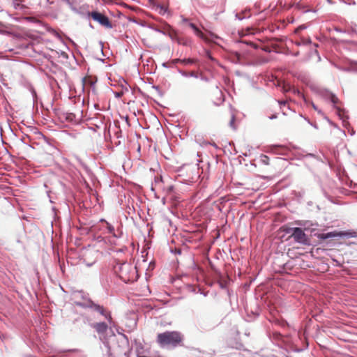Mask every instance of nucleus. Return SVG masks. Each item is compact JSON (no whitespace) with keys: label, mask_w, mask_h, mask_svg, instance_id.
Here are the masks:
<instances>
[{"label":"nucleus","mask_w":357,"mask_h":357,"mask_svg":"<svg viewBox=\"0 0 357 357\" xmlns=\"http://www.w3.org/2000/svg\"><path fill=\"white\" fill-rule=\"evenodd\" d=\"M74 298L75 299L74 301L75 305L83 309H91L104 317L109 324H113L111 312L107 310L102 305L93 302L88 294L82 291H78L74 294Z\"/></svg>","instance_id":"nucleus-1"},{"label":"nucleus","mask_w":357,"mask_h":357,"mask_svg":"<svg viewBox=\"0 0 357 357\" xmlns=\"http://www.w3.org/2000/svg\"><path fill=\"white\" fill-rule=\"evenodd\" d=\"M183 340L181 334L178 331H165L158 333L157 335V343L161 347L166 346L176 347Z\"/></svg>","instance_id":"nucleus-2"},{"label":"nucleus","mask_w":357,"mask_h":357,"mask_svg":"<svg viewBox=\"0 0 357 357\" xmlns=\"http://www.w3.org/2000/svg\"><path fill=\"white\" fill-rule=\"evenodd\" d=\"M119 278L126 283L133 281L137 272L135 267L126 262L119 266Z\"/></svg>","instance_id":"nucleus-3"},{"label":"nucleus","mask_w":357,"mask_h":357,"mask_svg":"<svg viewBox=\"0 0 357 357\" xmlns=\"http://www.w3.org/2000/svg\"><path fill=\"white\" fill-rule=\"evenodd\" d=\"M287 234H290V236L294 238L296 243L302 245L309 244V238L305 234L303 230L300 227H290L285 230Z\"/></svg>","instance_id":"nucleus-4"},{"label":"nucleus","mask_w":357,"mask_h":357,"mask_svg":"<svg viewBox=\"0 0 357 357\" xmlns=\"http://www.w3.org/2000/svg\"><path fill=\"white\" fill-rule=\"evenodd\" d=\"M88 16L91 17L94 21L99 23L101 26L111 29L113 28V25L110 22L109 17L97 11L93 10L91 12L88 13Z\"/></svg>","instance_id":"nucleus-5"},{"label":"nucleus","mask_w":357,"mask_h":357,"mask_svg":"<svg viewBox=\"0 0 357 357\" xmlns=\"http://www.w3.org/2000/svg\"><path fill=\"white\" fill-rule=\"evenodd\" d=\"M91 327L93 328L99 335H102L106 333L108 329V324L105 322H96L90 324Z\"/></svg>","instance_id":"nucleus-6"},{"label":"nucleus","mask_w":357,"mask_h":357,"mask_svg":"<svg viewBox=\"0 0 357 357\" xmlns=\"http://www.w3.org/2000/svg\"><path fill=\"white\" fill-rule=\"evenodd\" d=\"M330 101L333 103V107L337 110V115L344 123L346 121V119H348V116L343 115L342 114L343 112V111L339 107L337 106V104H338L340 102V100L335 94H334L332 96Z\"/></svg>","instance_id":"nucleus-7"},{"label":"nucleus","mask_w":357,"mask_h":357,"mask_svg":"<svg viewBox=\"0 0 357 357\" xmlns=\"http://www.w3.org/2000/svg\"><path fill=\"white\" fill-rule=\"evenodd\" d=\"M15 10H19L26 13L28 7L23 4L24 0H8Z\"/></svg>","instance_id":"nucleus-8"},{"label":"nucleus","mask_w":357,"mask_h":357,"mask_svg":"<svg viewBox=\"0 0 357 357\" xmlns=\"http://www.w3.org/2000/svg\"><path fill=\"white\" fill-rule=\"evenodd\" d=\"M188 26L193 30L195 34L199 38L204 40L206 43L211 42V40L202 32V31L196 26V24L192 22H189Z\"/></svg>","instance_id":"nucleus-9"},{"label":"nucleus","mask_w":357,"mask_h":357,"mask_svg":"<svg viewBox=\"0 0 357 357\" xmlns=\"http://www.w3.org/2000/svg\"><path fill=\"white\" fill-rule=\"evenodd\" d=\"M100 221L105 222L106 223L108 232L109 234H112L113 237L116 238H119L121 237L122 234H123L122 231L118 229L117 233H116L114 227L111 224H109L108 222H107L105 219H101Z\"/></svg>","instance_id":"nucleus-10"},{"label":"nucleus","mask_w":357,"mask_h":357,"mask_svg":"<svg viewBox=\"0 0 357 357\" xmlns=\"http://www.w3.org/2000/svg\"><path fill=\"white\" fill-rule=\"evenodd\" d=\"M5 26H6L2 22H0V34L7 35V36H13V37L17 38H21L20 34L14 33L13 32L10 31L2 29L3 27H5Z\"/></svg>","instance_id":"nucleus-11"},{"label":"nucleus","mask_w":357,"mask_h":357,"mask_svg":"<svg viewBox=\"0 0 357 357\" xmlns=\"http://www.w3.org/2000/svg\"><path fill=\"white\" fill-rule=\"evenodd\" d=\"M215 94L216 96V100H214L213 101V103L215 105H220V104H222L224 100H225V98H224V95L222 93V92L219 90L218 88L215 92Z\"/></svg>","instance_id":"nucleus-12"},{"label":"nucleus","mask_w":357,"mask_h":357,"mask_svg":"<svg viewBox=\"0 0 357 357\" xmlns=\"http://www.w3.org/2000/svg\"><path fill=\"white\" fill-rule=\"evenodd\" d=\"M250 16H251V15L250 13V10H243L241 13H237L235 15L236 18L239 20H243L244 19L250 18Z\"/></svg>","instance_id":"nucleus-13"},{"label":"nucleus","mask_w":357,"mask_h":357,"mask_svg":"<svg viewBox=\"0 0 357 357\" xmlns=\"http://www.w3.org/2000/svg\"><path fill=\"white\" fill-rule=\"evenodd\" d=\"M319 95L325 100H331L334 93L327 89H321L319 91Z\"/></svg>","instance_id":"nucleus-14"},{"label":"nucleus","mask_w":357,"mask_h":357,"mask_svg":"<svg viewBox=\"0 0 357 357\" xmlns=\"http://www.w3.org/2000/svg\"><path fill=\"white\" fill-rule=\"evenodd\" d=\"M176 43L183 46H189L191 44V40L186 38H176Z\"/></svg>","instance_id":"nucleus-15"},{"label":"nucleus","mask_w":357,"mask_h":357,"mask_svg":"<svg viewBox=\"0 0 357 357\" xmlns=\"http://www.w3.org/2000/svg\"><path fill=\"white\" fill-rule=\"evenodd\" d=\"M197 326H198L199 329H200L202 331H209L210 329L212 328L211 325L204 324V323L202 321H198Z\"/></svg>","instance_id":"nucleus-16"},{"label":"nucleus","mask_w":357,"mask_h":357,"mask_svg":"<svg viewBox=\"0 0 357 357\" xmlns=\"http://www.w3.org/2000/svg\"><path fill=\"white\" fill-rule=\"evenodd\" d=\"M293 93L298 95L299 97L302 98L305 103L308 102V100L305 97V96L300 92V91L293 86H291V91Z\"/></svg>","instance_id":"nucleus-17"},{"label":"nucleus","mask_w":357,"mask_h":357,"mask_svg":"<svg viewBox=\"0 0 357 357\" xmlns=\"http://www.w3.org/2000/svg\"><path fill=\"white\" fill-rule=\"evenodd\" d=\"M337 236V234L333 232L323 233L319 235L321 239L325 240L329 238Z\"/></svg>","instance_id":"nucleus-18"},{"label":"nucleus","mask_w":357,"mask_h":357,"mask_svg":"<svg viewBox=\"0 0 357 357\" xmlns=\"http://www.w3.org/2000/svg\"><path fill=\"white\" fill-rule=\"evenodd\" d=\"M269 160V158L266 155L261 154L259 157V162L263 165H268Z\"/></svg>","instance_id":"nucleus-19"},{"label":"nucleus","mask_w":357,"mask_h":357,"mask_svg":"<svg viewBox=\"0 0 357 357\" xmlns=\"http://www.w3.org/2000/svg\"><path fill=\"white\" fill-rule=\"evenodd\" d=\"M312 43V40L310 38L308 39H302L301 41H297L295 43L296 45L301 46V45H307Z\"/></svg>","instance_id":"nucleus-20"},{"label":"nucleus","mask_w":357,"mask_h":357,"mask_svg":"<svg viewBox=\"0 0 357 357\" xmlns=\"http://www.w3.org/2000/svg\"><path fill=\"white\" fill-rule=\"evenodd\" d=\"M281 91L283 93H287L291 91V86L289 84L283 83L282 86H281Z\"/></svg>","instance_id":"nucleus-21"},{"label":"nucleus","mask_w":357,"mask_h":357,"mask_svg":"<svg viewBox=\"0 0 357 357\" xmlns=\"http://www.w3.org/2000/svg\"><path fill=\"white\" fill-rule=\"evenodd\" d=\"M278 149H281V154H284L285 151H287V148L282 145H274L273 146V150L277 151Z\"/></svg>","instance_id":"nucleus-22"},{"label":"nucleus","mask_w":357,"mask_h":357,"mask_svg":"<svg viewBox=\"0 0 357 357\" xmlns=\"http://www.w3.org/2000/svg\"><path fill=\"white\" fill-rule=\"evenodd\" d=\"M25 21L31 23H39L40 21L34 17H24L23 18Z\"/></svg>","instance_id":"nucleus-23"},{"label":"nucleus","mask_w":357,"mask_h":357,"mask_svg":"<svg viewBox=\"0 0 357 357\" xmlns=\"http://www.w3.org/2000/svg\"><path fill=\"white\" fill-rule=\"evenodd\" d=\"M197 61L193 59H183L181 60V63L188 65V64H193L195 63Z\"/></svg>","instance_id":"nucleus-24"},{"label":"nucleus","mask_w":357,"mask_h":357,"mask_svg":"<svg viewBox=\"0 0 357 357\" xmlns=\"http://www.w3.org/2000/svg\"><path fill=\"white\" fill-rule=\"evenodd\" d=\"M62 1L66 2L72 10H74V11L77 10V8L73 6V4L70 0H62Z\"/></svg>","instance_id":"nucleus-25"},{"label":"nucleus","mask_w":357,"mask_h":357,"mask_svg":"<svg viewBox=\"0 0 357 357\" xmlns=\"http://www.w3.org/2000/svg\"><path fill=\"white\" fill-rule=\"evenodd\" d=\"M177 71L178 73L181 75L183 77H189V72H187V71H185V70H183L180 68H177Z\"/></svg>","instance_id":"nucleus-26"},{"label":"nucleus","mask_w":357,"mask_h":357,"mask_svg":"<svg viewBox=\"0 0 357 357\" xmlns=\"http://www.w3.org/2000/svg\"><path fill=\"white\" fill-rule=\"evenodd\" d=\"M234 121H235V116H234V114H232V116H231V119L230 122H229V125H230V126H231L232 128H234V129H235V127H234Z\"/></svg>","instance_id":"nucleus-27"},{"label":"nucleus","mask_w":357,"mask_h":357,"mask_svg":"<svg viewBox=\"0 0 357 357\" xmlns=\"http://www.w3.org/2000/svg\"><path fill=\"white\" fill-rule=\"evenodd\" d=\"M307 28V26L305 24H302V25H300L299 26L297 27V29H296V32H299L302 30H304Z\"/></svg>","instance_id":"nucleus-28"},{"label":"nucleus","mask_w":357,"mask_h":357,"mask_svg":"<svg viewBox=\"0 0 357 357\" xmlns=\"http://www.w3.org/2000/svg\"><path fill=\"white\" fill-rule=\"evenodd\" d=\"M189 77H195V78H198L199 77V75H198L197 73H196L195 71H190V72H189Z\"/></svg>","instance_id":"nucleus-29"},{"label":"nucleus","mask_w":357,"mask_h":357,"mask_svg":"<svg viewBox=\"0 0 357 357\" xmlns=\"http://www.w3.org/2000/svg\"><path fill=\"white\" fill-rule=\"evenodd\" d=\"M306 104H310L314 110L317 111L319 113H321V111L318 109L317 107L314 104V102H310L308 100Z\"/></svg>","instance_id":"nucleus-30"},{"label":"nucleus","mask_w":357,"mask_h":357,"mask_svg":"<svg viewBox=\"0 0 357 357\" xmlns=\"http://www.w3.org/2000/svg\"><path fill=\"white\" fill-rule=\"evenodd\" d=\"M169 37L172 40L176 41V38H178L176 33H169Z\"/></svg>","instance_id":"nucleus-31"},{"label":"nucleus","mask_w":357,"mask_h":357,"mask_svg":"<svg viewBox=\"0 0 357 357\" xmlns=\"http://www.w3.org/2000/svg\"><path fill=\"white\" fill-rule=\"evenodd\" d=\"M152 88L155 89L160 95H162L160 87L158 86L153 85Z\"/></svg>","instance_id":"nucleus-32"},{"label":"nucleus","mask_w":357,"mask_h":357,"mask_svg":"<svg viewBox=\"0 0 357 357\" xmlns=\"http://www.w3.org/2000/svg\"><path fill=\"white\" fill-rule=\"evenodd\" d=\"M181 60L182 59H175L172 61V63L173 64H176V63H181Z\"/></svg>","instance_id":"nucleus-33"},{"label":"nucleus","mask_w":357,"mask_h":357,"mask_svg":"<svg viewBox=\"0 0 357 357\" xmlns=\"http://www.w3.org/2000/svg\"><path fill=\"white\" fill-rule=\"evenodd\" d=\"M181 18H182V23H187L188 24L189 20L188 18H186L183 16H181Z\"/></svg>","instance_id":"nucleus-34"},{"label":"nucleus","mask_w":357,"mask_h":357,"mask_svg":"<svg viewBox=\"0 0 357 357\" xmlns=\"http://www.w3.org/2000/svg\"><path fill=\"white\" fill-rule=\"evenodd\" d=\"M334 30H335V31H337V32H339V33H346V31H344V30H342V29H340V28H338V27H335V28L334 29Z\"/></svg>","instance_id":"nucleus-35"},{"label":"nucleus","mask_w":357,"mask_h":357,"mask_svg":"<svg viewBox=\"0 0 357 357\" xmlns=\"http://www.w3.org/2000/svg\"><path fill=\"white\" fill-rule=\"evenodd\" d=\"M199 77L202 81H204L206 82H208V78L205 76H203L202 75H201Z\"/></svg>","instance_id":"nucleus-36"},{"label":"nucleus","mask_w":357,"mask_h":357,"mask_svg":"<svg viewBox=\"0 0 357 357\" xmlns=\"http://www.w3.org/2000/svg\"><path fill=\"white\" fill-rule=\"evenodd\" d=\"M333 260L335 263L336 266H338V267L342 266V264L340 262H339L337 260L334 259Z\"/></svg>","instance_id":"nucleus-37"},{"label":"nucleus","mask_w":357,"mask_h":357,"mask_svg":"<svg viewBox=\"0 0 357 357\" xmlns=\"http://www.w3.org/2000/svg\"><path fill=\"white\" fill-rule=\"evenodd\" d=\"M347 42L357 47V41H351H351H347Z\"/></svg>","instance_id":"nucleus-38"},{"label":"nucleus","mask_w":357,"mask_h":357,"mask_svg":"<svg viewBox=\"0 0 357 357\" xmlns=\"http://www.w3.org/2000/svg\"><path fill=\"white\" fill-rule=\"evenodd\" d=\"M175 254H177V255H181V250L180 249H175L174 252Z\"/></svg>","instance_id":"nucleus-39"},{"label":"nucleus","mask_w":357,"mask_h":357,"mask_svg":"<svg viewBox=\"0 0 357 357\" xmlns=\"http://www.w3.org/2000/svg\"><path fill=\"white\" fill-rule=\"evenodd\" d=\"M278 102L280 105H285L287 103L286 101H278Z\"/></svg>","instance_id":"nucleus-40"},{"label":"nucleus","mask_w":357,"mask_h":357,"mask_svg":"<svg viewBox=\"0 0 357 357\" xmlns=\"http://www.w3.org/2000/svg\"><path fill=\"white\" fill-rule=\"evenodd\" d=\"M354 33H356V31H355V30H354V29H353V30H351V31H349V32H348V34H349V35H351H351H353Z\"/></svg>","instance_id":"nucleus-41"},{"label":"nucleus","mask_w":357,"mask_h":357,"mask_svg":"<svg viewBox=\"0 0 357 357\" xmlns=\"http://www.w3.org/2000/svg\"><path fill=\"white\" fill-rule=\"evenodd\" d=\"M270 119H276L277 118V116L276 115H272L271 116L269 117Z\"/></svg>","instance_id":"nucleus-42"},{"label":"nucleus","mask_w":357,"mask_h":357,"mask_svg":"<svg viewBox=\"0 0 357 357\" xmlns=\"http://www.w3.org/2000/svg\"><path fill=\"white\" fill-rule=\"evenodd\" d=\"M54 33H55V36H56L58 38H61L60 35H59L57 32L54 31Z\"/></svg>","instance_id":"nucleus-43"},{"label":"nucleus","mask_w":357,"mask_h":357,"mask_svg":"<svg viewBox=\"0 0 357 357\" xmlns=\"http://www.w3.org/2000/svg\"><path fill=\"white\" fill-rule=\"evenodd\" d=\"M293 55H294V56H298L299 55V52H294V53L293 54Z\"/></svg>","instance_id":"nucleus-44"},{"label":"nucleus","mask_w":357,"mask_h":357,"mask_svg":"<svg viewBox=\"0 0 357 357\" xmlns=\"http://www.w3.org/2000/svg\"><path fill=\"white\" fill-rule=\"evenodd\" d=\"M126 248L125 247V248H121V249H119V250H117V251H118V252H123V250H126Z\"/></svg>","instance_id":"nucleus-45"},{"label":"nucleus","mask_w":357,"mask_h":357,"mask_svg":"<svg viewBox=\"0 0 357 357\" xmlns=\"http://www.w3.org/2000/svg\"><path fill=\"white\" fill-rule=\"evenodd\" d=\"M173 190V186H169L168 188V191H172Z\"/></svg>","instance_id":"nucleus-46"},{"label":"nucleus","mask_w":357,"mask_h":357,"mask_svg":"<svg viewBox=\"0 0 357 357\" xmlns=\"http://www.w3.org/2000/svg\"><path fill=\"white\" fill-rule=\"evenodd\" d=\"M162 66H163L164 67H165V68H167V63H162Z\"/></svg>","instance_id":"nucleus-47"},{"label":"nucleus","mask_w":357,"mask_h":357,"mask_svg":"<svg viewBox=\"0 0 357 357\" xmlns=\"http://www.w3.org/2000/svg\"><path fill=\"white\" fill-rule=\"evenodd\" d=\"M207 54H208V57H209L211 59H212V57H211V54H210V53H209L208 52H207Z\"/></svg>","instance_id":"nucleus-48"},{"label":"nucleus","mask_w":357,"mask_h":357,"mask_svg":"<svg viewBox=\"0 0 357 357\" xmlns=\"http://www.w3.org/2000/svg\"><path fill=\"white\" fill-rule=\"evenodd\" d=\"M264 50H265L266 52H271V50H270L268 48H266V49H265Z\"/></svg>","instance_id":"nucleus-49"},{"label":"nucleus","mask_w":357,"mask_h":357,"mask_svg":"<svg viewBox=\"0 0 357 357\" xmlns=\"http://www.w3.org/2000/svg\"><path fill=\"white\" fill-rule=\"evenodd\" d=\"M92 264H93L89 263V264H86V266H92Z\"/></svg>","instance_id":"nucleus-50"},{"label":"nucleus","mask_w":357,"mask_h":357,"mask_svg":"<svg viewBox=\"0 0 357 357\" xmlns=\"http://www.w3.org/2000/svg\"><path fill=\"white\" fill-rule=\"evenodd\" d=\"M89 26L91 28H92V29L93 28V26L91 25V24H90Z\"/></svg>","instance_id":"nucleus-51"},{"label":"nucleus","mask_w":357,"mask_h":357,"mask_svg":"<svg viewBox=\"0 0 357 357\" xmlns=\"http://www.w3.org/2000/svg\"><path fill=\"white\" fill-rule=\"evenodd\" d=\"M237 57L238 59H240V55L238 54H237Z\"/></svg>","instance_id":"nucleus-52"},{"label":"nucleus","mask_w":357,"mask_h":357,"mask_svg":"<svg viewBox=\"0 0 357 357\" xmlns=\"http://www.w3.org/2000/svg\"><path fill=\"white\" fill-rule=\"evenodd\" d=\"M328 2H330V0H327Z\"/></svg>","instance_id":"nucleus-53"}]
</instances>
